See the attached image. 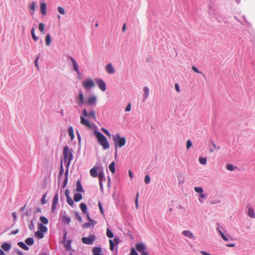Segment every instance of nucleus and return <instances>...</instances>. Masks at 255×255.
<instances>
[{"instance_id": "f257e3e1", "label": "nucleus", "mask_w": 255, "mask_h": 255, "mask_svg": "<svg viewBox=\"0 0 255 255\" xmlns=\"http://www.w3.org/2000/svg\"><path fill=\"white\" fill-rule=\"evenodd\" d=\"M94 134L96 137L98 143L101 145L104 150H106L110 148V144L106 136L100 131L95 130Z\"/></svg>"}, {"instance_id": "f03ea898", "label": "nucleus", "mask_w": 255, "mask_h": 255, "mask_svg": "<svg viewBox=\"0 0 255 255\" xmlns=\"http://www.w3.org/2000/svg\"><path fill=\"white\" fill-rule=\"evenodd\" d=\"M113 139L114 142L115 147V157H116L118 154V147H122L124 146L126 143V139L125 137H122L119 133H117L113 135Z\"/></svg>"}, {"instance_id": "7ed1b4c3", "label": "nucleus", "mask_w": 255, "mask_h": 255, "mask_svg": "<svg viewBox=\"0 0 255 255\" xmlns=\"http://www.w3.org/2000/svg\"><path fill=\"white\" fill-rule=\"evenodd\" d=\"M73 150L70 149L67 146H65L63 148V156H64V161L65 162L67 163L66 166L68 167L71 161L73 159Z\"/></svg>"}, {"instance_id": "20e7f679", "label": "nucleus", "mask_w": 255, "mask_h": 255, "mask_svg": "<svg viewBox=\"0 0 255 255\" xmlns=\"http://www.w3.org/2000/svg\"><path fill=\"white\" fill-rule=\"evenodd\" d=\"M217 227L216 230L217 233L220 235L222 239L225 242H228L229 240H232V237L230 236L228 233L225 234L222 230H223V227L220 226L219 223H217Z\"/></svg>"}, {"instance_id": "39448f33", "label": "nucleus", "mask_w": 255, "mask_h": 255, "mask_svg": "<svg viewBox=\"0 0 255 255\" xmlns=\"http://www.w3.org/2000/svg\"><path fill=\"white\" fill-rule=\"evenodd\" d=\"M103 167L101 164H96L90 170V175L93 177H97L99 173L101 172V170H102Z\"/></svg>"}, {"instance_id": "423d86ee", "label": "nucleus", "mask_w": 255, "mask_h": 255, "mask_svg": "<svg viewBox=\"0 0 255 255\" xmlns=\"http://www.w3.org/2000/svg\"><path fill=\"white\" fill-rule=\"evenodd\" d=\"M136 249L139 252H141L140 255H148V253L146 250L145 246L143 243H137L135 245Z\"/></svg>"}, {"instance_id": "0eeeda50", "label": "nucleus", "mask_w": 255, "mask_h": 255, "mask_svg": "<svg viewBox=\"0 0 255 255\" xmlns=\"http://www.w3.org/2000/svg\"><path fill=\"white\" fill-rule=\"evenodd\" d=\"M96 240V237L95 235H91L88 237L82 238L81 241L84 244L91 245H93L94 241Z\"/></svg>"}, {"instance_id": "6e6552de", "label": "nucleus", "mask_w": 255, "mask_h": 255, "mask_svg": "<svg viewBox=\"0 0 255 255\" xmlns=\"http://www.w3.org/2000/svg\"><path fill=\"white\" fill-rule=\"evenodd\" d=\"M59 217L65 224H69L71 222V218L67 215L65 211H61Z\"/></svg>"}, {"instance_id": "1a4fd4ad", "label": "nucleus", "mask_w": 255, "mask_h": 255, "mask_svg": "<svg viewBox=\"0 0 255 255\" xmlns=\"http://www.w3.org/2000/svg\"><path fill=\"white\" fill-rule=\"evenodd\" d=\"M75 99L79 106L83 105L84 104V97L83 92L81 90H80L78 94L75 97Z\"/></svg>"}, {"instance_id": "9d476101", "label": "nucleus", "mask_w": 255, "mask_h": 255, "mask_svg": "<svg viewBox=\"0 0 255 255\" xmlns=\"http://www.w3.org/2000/svg\"><path fill=\"white\" fill-rule=\"evenodd\" d=\"M95 81L99 88V89L102 91H105L106 90V85L104 81L100 78L95 79Z\"/></svg>"}, {"instance_id": "9b49d317", "label": "nucleus", "mask_w": 255, "mask_h": 255, "mask_svg": "<svg viewBox=\"0 0 255 255\" xmlns=\"http://www.w3.org/2000/svg\"><path fill=\"white\" fill-rule=\"evenodd\" d=\"M246 213L251 218H255V213L253 207L250 204L246 207Z\"/></svg>"}, {"instance_id": "f8f14e48", "label": "nucleus", "mask_w": 255, "mask_h": 255, "mask_svg": "<svg viewBox=\"0 0 255 255\" xmlns=\"http://www.w3.org/2000/svg\"><path fill=\"white\" fill-rule=\"evenodd\" d=\"M95 86L94 81L91 79H88L83 84V86L85 89H88L94 87Z\"/></svg>"}, {"instance_id": "ddd939ff", "label": "nucleus", "mask_w": 255, "mask_h": 255, "mask_svg": "<svg viewBox=\"0 0 255 255\" xmlns=\"http://www.w3.org/2000/svg\"><path fill=\"white\" fill-rule=\"evenodd\" d=\"M97 98L95 95H92L87 101V103L89 106H95L96 105Z\"/></svg>"}, {"instance_id": "4468645a", "label": "nucleus", "mask_w": 255, "mask_h": 255, "mask_svg": "<svg viewBox=\"0 0 255 255\" xmlns=\"http://www.w3.org/2000/svg\"><path fill=\"white\" fill-rule=\"evenodd\" d=\"M67 57L68 58H69L70 59L71 63H72L74 70L78 74H79V66H78L76 61H75V60L72 57H71L70 56L68 55Z\"/></svg>"}, {"instance_id": "2eb2a0df", "label": "nucleus", "mask_w": 255, "mask_h": 255, "mask_svg": "<svg viewBox=\"0 0 255 255\" xmlns=\"http://www.w3.org/2000/svg\"><path fill=\"white\" fill-rule=\"evenodd\" d=\"M106 72L110 74H112L115 73L116 71L115 68L113 67L111 63H109L105 67Z\"/></svg>"}, {"instance_id": "dca6fc26", "label": "nucleus", "mask_w": 255, "mask_h": 255, "mask_svg": "<svg viewBox=\"0 0 255 255\" xmlns=\"http://www.w3.org/2000/svg\"><path fill=\"white\" fill-rule=\"evenodd\" d=\"M182 234L184 236L188 238L189 239H191L192 240H194L195 239V237L193 235V234L190 231L185 230L182 231Z\"/></svg>"}, {"instance_id": "f3484780", "label": "nucleus", "mask_w": 255, "mask_h": 255, "mask_svg": "<svg viewBox=\"0 0 255 255\" xmlns=\"http://www.w3.org/2000/svg\"><path fill=\"white\" fill-rule=\"evenodd\" d=\"M110 249L113 251L115 248V244L118 245L119 244V239L117 238H115L113 240H110Z\"/></svg>"}, {"instance_id": "a211bd4d", "label": "nucleus", "mask_w": 255, "mask_h": 255, "mask_svg": "<svg viewBox=\"0 0 255 255\" xmlns=\"http://www.w3.org/2000/svg\"><path fill=\"white\" fill-rule=\"evenodd\" d=\"M143 101L144 102L148 98L149 95V89L148 87L145 86L143 88Z\"/></svg>"}, {"instance_id": "6ab92c4d", "label": "nucleus", "mask_w": 255, "mask_h": 255, "mask_svg": "<svg viewBox=\"0 0 255 255\" xmlns=\"http://www.w3.org/2000/svg\"><path fill=\"white\" fill-rule=\"evenodd\" d=\"M81 119V123L83 125L89 128H92V126L90 122L86 119L84 117L81 116L80 117Z\"/></svg>"}, {"instance_id": "aec40b11", "label": "nucleus", "mask_w": 255, "mask_h": 255, "mask_svg": "<svg viewBox=\"0 0 255 255\" xmlns=\"http://www.w3.org/2000/svg\"><path fill=\"white\" fill-rule=\"evenodd\" d=\"M47 6L46 4L44 2H40V12L43 15L46 14Z\"/></svg>"}, {"instance_id": "412c9836", "label": "nucleus", "mask_w": 255, "mask_h": 255, "mask_svg": "<svg viewBox=\"0 0 255 255\" xmlns=\"http://www.w3.org/2000/svg\"><path fill=\"white\" fill-rule=\"evenodd\" d=\"M216 8L213 6H210L209 7V13L210 15L213 16L214 17L217 18L216 17Z\"/></svg>"}, {"instance_id": "4be33fe9", "label": "nucleus", "mask_w": 255, "mask_h": 255, "mask_svg": "<svg viewBox=\"0 0 255 255\" xmlns=\"http://www.w3.org/2000/svg\"><path fill=\"white\" fill-rule=\"evenodd\" d=\"M76 190L78 192H84V190L83 189L81 182L78 180L76 182Z\"/></svg>"}, {"instance_id": "5701e85b", "label": "nucleus", "mask_w": 255, "mask_h": 255, "mask_svg": "<svg viewBox=\"0 0 255 255\" xmlns=\"http://www.w3.org/2000/svg\"><path fill=\"white\" fill-rule=\"evenodd\" d=\"M93 255H102L101 252L102 250L100 247H95L92 250Z\"/></svg>"}, {"instance_id": "b1692460", "label": "nucleus", "mask_w": 255, "mask_h": 255, "mask_svg": "<svg viewBox=\"0 0 255 255\" xmlns=\"http://www.w3.org/2000/svg\"><path fill=\"white\" fill-rule=\"evenodd\" d=\"M98 176H99V181L103 182V181H106V177H105V174H104V168H103L102 170H101V172L99 173Z\"/></svg>"}, {"instance_id": "393cba45", "label": "nucleus", "mask_w": 255, "mask_h": 255, "mask_svg": "<svg viewBox=\"0 0 255 255\" xmlns=\"http://www.w3.org/2000/svg\"><path fill=\"white\" fill-rule=\"evenodd\" d=\"M177 180L179 185H182L185 182L184 177L182 174L177 175Z\"/></svg>"}, {"instance_id": "a878e982", "label": "nucleus", "mask_w": 255, "mask_h": 255, "mask_svg": "<svg viewBox=\"0 0 255 255\" xmlns=\"http://www.w3.org/2000/svg\"><path fill=\"white\" fill-rule=\"evenodd\" d=\"M1 247L4 251H8L11 249V246L10 244L5 243L1 245Z\"/></svg>"}, {"instance_id": "bb28decb", "label": "nucleus", "mask_w": 255, "mask_h": 255, "mask_svg": "<svg viewBox=\"0 0 255 255\" xmlns=\"http://www.w3.org/2000/svg\"><path fill=\"white\" fill-rule=\"evenodd\" d=\"M82 199V195L80 193H76L74 195V200L75 202H79Z\"/></svg>"}, {"instance_id": "cd10ccee", "label": "nucleus", "mask_w": 255, "mask_h": 255, "mask_svg": "<svg viewBox=\"0 0 255 255\" xmlns=\"http://www.w3.org/2000/svg\"><path fill=\"white\" fill-rule=\"evenodd\" d=\"M80 207L83 213L86 214L88 212L87 210V205L85 203H82L80 205Z\"/></svg>"}, {"instance_id": "c85d7f7f", "label": "nucleus", "mask_w": 255, "mask_h": 255, "mask_svg": "<svg viewBox=\"0 0 255 255\" xmlns=\"http://www.w3.org/2000/svg\"><path fill=\"white\" fill-rule=\"evenodd\" d=\"M216 148V144L213 142L211 141L209 144V149L210 153L214 152L215 149Z\"/></svg>"}, {"instance_id": "c756f323", "label": "nucleus", "mask_w": 255, "mask_h": 255, "mask_svg": "<svg viewBox=\"0 0 255 255\" xmlns=\"http://www.w3.org/2000/svg\"><path fill=\"white\" fill-rule=\"evenodd\" d=\"M17 245L19 247L22 248L25 251H28L29 250V247L22 242H19L17 243Z\"/></svg>"}, {"instance_id": "7c9ffc66", "label": "nucleus", "mask_w": 255, "mask_h": 255, "mask_svg": "<svg viewBox=\"0 0 255 255\" xmlns=\"http://www.w3.org/2000/svg\"><path fill=\"white\" fill-rule=\"evenodd\" d=\"M36 4L35 1H33L32 3H31L29 5V8L31 10L30 13L31 14H33L34 13V11L35 10Z\"/></svg>"}, {"instance_id": "2f4dec72", "label": "nucleus", "mask_w": 255, "mask_h": 255, "mask_svg": "<svg viewBox=\"0 0 255 255\" xmlns=\"http://www.w3.org/2000/svg\"><path fill=\"white\" fill-rule=\"evenodd\" d=\"M38 231L42 232L43 233H45L47 231V228L44 225H43L41 224H39L38 225Z\"/></svg>"}, {"instance_id": "473e14b6", "label": "nucleus", "mask_w": 255, "mask_h": 255, "mask_svg": "<svg viewBox=\"0 0 255 255\" xmlns=\"http://www.w3.org/2000/svg\"><path fill=\"white\" fill-rule=\"evenodd\" d=\"M68 134L70 136L71 139L73 140L74 138V134L73 131V128L72 127H69L68 128Z\"/></svg>"}, {"instance_id": "72a5a7b5", "label": "nucleus", "mask_w": 255, "mask_h": 255, "mask_svg": "<svg viewBox=\"0 0 255 255\" xmlns=\"http://www.w3.org/2000/svg\"><path fill=\"white\" fill-rule=\"evenodd\" d=\"M59 200V197H58V193L56 192L54 197L52 200V204L54 205H57Z\"/></svg>"}, {"instance_id": "f704fd0d", "label": "nucleus", "mask_w": 255, "mask_h": 255, "mask_svg": "<svg viewBox=\"0 0 255 255\" xmlns=\"http://www.w3.org/2000/svg\"><path fill=\"white\" fill-rule=\"evenodd\" d=\"M25 243L28 246H31L34 244V240L32 238H28L25 241Z\"/></svg>"}, {"instance_id": "c9c22d12", "label": "nucleus", "mask_w": 255, "mask_h": 255, "mask_svg": "<svg viewBox=\"0 0 255 255\" xmlns=\"http://www.w3.org/2000/svg\"><path fill=\"white\" fill-rule=\"evenodd\" d=\"M45 42L47 46H49L51 42V38L49 34H47L45 38Z\"/></svg>"}, {"instance_id": "e433bc0d", "label": "nucleus", "mask_w": 255, "mask_h": 255, "mask_svg": "<svg viewBox=\"0 0 255 255\" xmlns=\"http://www.w3.org/2000/svg\"><path fill=\"white\" fill-rule=\"evenodd\" d=\"M109 169L111 171L112 173H114L115 172V162H112L110 163L109 166Z\"/></svg>"}, {"instance_id": "4c0bfd02", "label": "nucleus", "mask_w": 255, "mask_h": 255, "mask_svg": "<svg viewBox=\"0 0 255 255\" xmlns=\"http://www.w3.org/2000/svg\"><path fill=\"white\" fill-rule=\"evenodd\" d=\"M35 236L39 239H42L44 237V233L38 230L35 233Z\"/></svg>"}, {"instance_id": "58836bf2", "label": "nucleus", "mask_w": 255, "mask_h": 255, "mask_svg": "<svg viewBox=\"0 0 255 255\" xmlns=\"http://www.w3.org/2000/svg\"><path fill=\"white\" fill-rule=\"evenodd\" d=\"M31 36H32V37L33 38V39L36 41L38 40V37L35 35V29L34 27H32L31 29Z\"/></svg>"}, {"instance_id": "ea45409f", "label": "nucleus", "mask_w": 255, "mask_h": 255, "mask_svg": "<svg viewBox=\"0 0 255 255\" xmlns=\"http://www.w3.org/2000/svg\"><path fill=\"white\" fill-rule=\"evenodd\" d=\"M88 117L92 118V119L94 121H96V120L95 113L93 110H92L89 113H88Z\"/></svg>"}, {"instance_id": "a19ab883", "label": "nucleus", "mask_w": 255, "mask_h": 255, "mask_svg": "<svg viewBox=\"0 0 255 255\" xmlns=\"http://www.w3.org/2000/svg\"><path fill=\"white\" fill-rule=\"evenodd\" d=\"M40 220L43 224L47 225L48 223V220L44 216H41L40 217Z\"/></svg>"}, {"instance_id": "79ce46f5", "label": "nucleus", "mask_w": 255, "mask_h": 255, "mask_svg": "<svg viewBox=\"0 0 255 255\" xmlns=\"http://www.w3.org/2000/svg\"><path fill=\"white\" fill-rule=\"evenodd\" d=\"M106 235L109 238H113L114 237V234L109 228L107 229Z\"/></svg>"}, {"instance_id": "37998d69", "label": "nucleus", "mask_w": 255, "mask_h": 255, "mask_svg": "<svg viewBox=\"0 0 255 255\" xmlns=\"http://www.w3.org/2000/svg\"><path fill=\"white\" fill-rule=\"evenodd\" d=\"M199 161L200 164L205 165L207 163V158L206 157H200Z\"/></svg>"}, {"instance_id": "c03bdc74", "label": "nucleus", "mask_w": 255, "mask_h": 255, "mask_svg": "<svg viewBox=\"0 0 255 255\" xmlns=\"http://www.w3.org/2000/svg\"><path fill=\"white\" fill-rule=\"evenodd\" d=\"M205 195L202 193L201 194H199L198 200L201 203L203 204L204 203V201L203 200V199H205Z\"/></svg>"}, {"instance_id": "a18cd8bd", "label": "nucleus", "mask_w": 255, "mask_h": 255, "mask_svg": "<svg viewBox=\"0 0 255 255\" xmlns=\"http://www.w3.org/2000/svg\"><path fill=\"white\" fill-rule=\"evenodd\" d=\"M86 214L87 215V219L92 223V226H94L97 223V222L94 220H92L90 217L89 214L88 212H87V213H86Z\"/></svg>"}, {"instance_id": "49530a36", "label": "nucleus", "mask_w": 255, "mask_h": 255, "mask_svg": "<svg viewBox=\"0 0 255 255\" xmlns=\"http://www.w3.org/2000/svg\"><path fill=\"white\" fill-rule=\"evenodd\" d=\"M67 202L68 204L71 207H74V203L72 199L69 197L67 198Z\"/></svg>"}, {"instance_id": "de8ad7c7", "label": "nucleus", "mask_w": 255, "mask_h": 255, "mask_svg": "<svg viewBox=\"0 0 255 255\" xmlns=\"http://www.w3.org/2000/svg\"><path fill=\"white\" fill-rule=\"evenodd\" d=\"M194 190L196 192L201 194L203 192V189L201 187H195Z\"/></svg>"}, {"instance_id": "09e8293b", "label": "nucleus", "mask_w": 255, "mask_h": 255, "mask_svg": "<svg viewBox=\"0 0 255 255\" xmlns=\"http://www.w3.org/2000/svg\"><path fill=\"white\" fill-rule=\"evenodd\" d=\"M71 241L68 240L65 245V247L67 250H70L71 248Z\"/></svg>"}, {"instance_id": "8fccbe9b", "label": "nucleus", "mask_w": 255, "mask_h": 255, "mask_svg": "<svg viewBox=\"0 0 255 255\" xmlns=\"http://www.w3.org/2000/svg\"><path fill=\"white\" fill-rule=\"evenodd\" d=\"M192 69L193 70V71H194L195 72L197 73H200V74H202L203 75V76L205 77V75L200 71H199L198 68L195 67V66H192Z\"/></svg>"}, {"instance_id": "3c124183", "label": "nucleus", "mask_w": 255, "mask_h": 255, "mask_svg": "<svg viewBox=\"0 0 255 255\" xmlns=\"http://www.w3.org/2000/svg\"><path fill=\"white\" fill-rule=\"evenodd\" d=\"M237 167H234L233 165L230 164H228L226 165V168L229 171H233Z\"/></svg>"}, {"instance_id": "603ef678", "label": "nucleus", "mask_w": 255, "mask_h": 255, "mask_svg": "<svg viewBox=\"0 0 255 255\" xmlns=\"http://www.w3.org/2000/svg\"><path fill=\"white\" fill-rule=\"evenodd\" d=\"M65 178L64 181V186H66L68 182V169H66L65 171Z\"/></svg>"}, {"instance_id": "864d4df0", "label": "nucleus", "mask_w": 255, "mask_h": 255, "mask_svg": "<svg viewBox=\"0 0 255 255\" xmlns=\"http://www.w3.org/2000/svg\"><path fill=\"white\" fill-rule=\"evenodd\" d=\"M44 28L45 25L43 23H40L39 24L38 28L42 33H44Z\"/></svg>"}, {"instance_id": "5fc2aeb1", "label": "nucleus", "mask_w": 255, "mask_h": 255, "mask_svg": "<svg viewBox=\"0 0 255 255\" xmlns=\"http://www.w3.org/2000/svg\"><path fill=\"white\" fill-rule=\"evenodd\" d=\"M150 182V177L148 175H146L144 177V182L146 184H148Z\"/></svg>"}, {"instance_id": "6e6d98bb", "label": "nucleus", "mask_w": 255, "mask_h": 255, "mask_svg": "<svg viewBox=\"0 0 255 255\" xmlns=\"http://www.w3.org/2000/svg\"><path fill=\"white\" fill-rule=\"evenodd\" d=\"M210 203L212 205L218 204L221 203V201L219 199L212 200L210 201Z\"/></svg>"}, {"instance_id": "4d7b16f0", "label": "nucleus", "mask_w": 255, "mask_h": 255, "mask_svg": "<svg viewBox=\"0 0 255 255\" xmlns=\"http://www.w3.org/2000/svg\"><path fill=\"white\" fill-rule=\"evenodd\" d=\"M75 218L80 222H81L82 221V219L81 216L78 212H75Z\"/></svg>"}, {"instance_id": "13d9d810", "label": "nucleus", "mask_w": 255, "mask_h": 255, "mask_svg": "<svg viewBox=\"0 0 255 255\" xmlns=\"http://www.w3.org/2000/svg\"><path fill=\"white\" fill-rule=\"evenodd\" d=\"M58 11L60 13L64 15L65 14V10L62 7L59 6L58 7Z\"/></svg>"}, {"instance_id": "bf43d9fd", "label": "nucleus", "mask_w": 255, "mask_h": 255, "mask_svg": "<svg viewBox=\"0 0 255 255\" xmlns=\"http://www.w3.org/2000/svg\"><path fill=\"white\" fill-rule=\"evenodd\" d=\"M130 255H138L137 252L135 251V250L133 248H132L131 249Z\"/></svg>"}, {"instance_id": "052dcab7", "label": "nucleus", "mask_w": 255, "mask_h": 255, "mask_svg": "<svg viewBox=\"0 0 255 255\" xmlns=\"http://www.w3.org/2000/svg\"><path fill=\"white\" fill-rule=\"evenodd\" d=\"M91 226H92V223L90 222H88V223H86L82 225V227H83L84 228H89Z\"/></svg>"}, {"instance_id": "680f3d73", "label": "nucleus", "mask_w": 255, "mask_h": 255, "mask_svg": "<svg viewBox=\"0 0 255 255\" xmlns=\"http://www.w3.org/2000/svg\"><path fill=\"white\" fill-rule=\"evenodd\" d=\"M29 228L30 230L32 231L34 229V224L32 221H30V224L28 225Z\"/></svg>"}, {"instance_id": "e2e57ef3", "label": "nucleus", "mask_w": 255, "mask_h": 255, "mask_svg": "<svg viewBox=\"0 0 255 255\" xmlns=\"http://www.w3.org/2000/svg\"><path fill=\"white\" fill-rule=\"evenodd\" d=\"M98 206H99L100 210V213L104 215V210H103V208L102 207V204H101V203L100 202H99V203H98Z\"/></svg>"}, {"instance_id": "0e129e2a", "label": "nucleus", "mask_w": 255, "mask_h": 255, "mask_svg": "<svg viewBox=\"0 0 255 255\" xmlns=\"http://www.w3.org/2000/svg\"><path fill=\"white\" fill-rule=\"evenodd\" d=\"M63 173H64V168L63 167L62 163H61V165H60V171H59L60 176H61L63 175Z\"/></svg>"}, {"instance_id": "69168bd1", "label": "nucleus", "mask_w": 255, "mask_h": 255, "mask_svg": "<svg viewBox=\"0 0 255 255\" xmlns=\"http://www.w3.org/2000/svg\"><path fill=\"white\" fill-rule=\"evenodd\" d=\"M192 145V143L190 140H188L186 143V148L189 149Z\"/></svg>"}, {"instance_id": "338daca9", "label": "nucleus", "mask_w": 255, "mask_h": 255, "mask_svg": "<svg viewBox=\"0 0 255 255\" xmlns=\"http://www.w3.org/2000/svg\"><path fill=\"white\" fill-rule=\"evenodd\" d=\"M102 130L107 135L109 136H111V134L109 132V131L106 128H102Z\"/></svg>"}, {"instance_id": "774afa93", "label": "nucleus", "mask_w": 255, "mask_h": 255, "mask_svg": "<svg viewBox=\"0 0 255 255\" xmlns=\"http://www.w3.org/2000/svg\"><path fill=\"white\" fill-rule=\"evenodd\" d=\"M131 110V104L129 103L125 109L126 112H129Z\"/></svg>"}]
</instances>
